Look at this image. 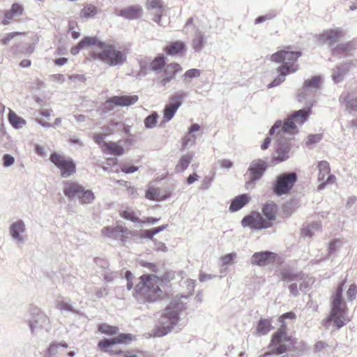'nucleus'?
Listing matches in <instances>:
<instances>
[{
  "mask_svg": "<svg viewBox=\"0 0 357 357\" xmlns=\"http://www.w3.org/2000/svg\"><path fill=\"white\" fill-rule=\"evenodd\" d=\"M133 296L139 303H154L161 298L162 280L156 275L144 274L139 278Z\"/></svg>",
  "mask_w": 357,
  "mask_h": 357,
  "instance_id": "nucleus-1",
  "label": "nucleus"
},
{
  "mask_svg": "<svg viewBox=\"0 0 357 357\" xmlns=\"http://www.w3.org/2000/svg\"><path fill=\"white\" fill-rule=\"evenodd\" d=\"M301 56V52L299 51L280 50L273 54L271 60L277 63H282V65L277 68L279 75L268 85V87L272 88L280 85L284 81L287 75L296 72L298 70L296 61Z\"/></svg>",
  "mask_w": 357,
  "mask_h": 357,
  "instance_id": "nucleus-2",
  "label": "nucleus"
},
{
  "mask_svg": "<svg viewBox=\"0 0 357 357\" xmlns=\"http://www.w3.org/2000/svg\"><path fill=\"white\" fill-rule=\"evenodd\" d=\"M278 206L273 202L266 203L262 207V212L266 216L257 211H252L249 215H245L241 220L243 227H249L253 229H261L269 228L273 225L272 221L275 220Z\"/></svg>",
  "mask_w": 357,
  "mask_h": 357,
  "instance_id": "nucleus-3",
  "label": "nucleus"
},
{
  "mask_svg": "<svg viewBox=\"0 0 357 357\" xmlns=\"http://www.w3.org/2000/svg\"><path fill=\"white\" fill-rule=\"evenodd\" d=\"M312 105L296 111L283 123L281 120L277 121L269 130V135H273L278 130L286 134L296 130V124L303 125L308 119L311 113Z\"/></svg>",
  "mask_w": 357,
  "mask_h": 357,
  "instance_id": "nucleus-4",
  "label": "nucleus"
},
{
  "mask_svg": "<svg viewBox=\"0 0 357 357\" xmlns=\"http://www.w3.org/2000/svg\"><path fill=\"white\" fill-rule=\"evenodd\" d=\"M184 308L183 303L178 300H173L165 308L159 321L158 335H165L178 324L179 313Z\"/></svg>",
  "mask_w": 357,
  "mask_h": 357,
  "instance_id": "nucleus-5",
  "label": "nucleus"
},
{
  "mask_svg": "<svg viewBox=\"0 0 357 357\" xmlns=\"http://www.w3.org/2000/svg\"><path fill=\"white\" fill-rule=\"evenodd\" d=\"M293 345V340L287 335L286 326L282 324L278 331L273 335L269 344L270 351L265 353L259 357H271L274 355H281L287 350H290Z\"/></svg>",
  "mask_w": 357,
  "mask_h": 357,
  "instance_id": "nucleus-6",
  "label": "nucleus"
},
{
  "mask_svg": "<svg viewBox=\"0 0 357 357\" xmlns=\"http://www.w3.org/2000/svg\"><path fill=\"white\" fill-rule=\"evenodd\" d=\"M96 46L102 49L97 58L109 66H121L127 61L126 53L117 50L114 45H106L100 40Z\"/></svg>",
  "mask_w": 357,
  "mask_h": 357,
  "instance_id": "nucleus-7",
  "label": "nucleus"
},
{
  "mask_svg": "<svg viewBox=\"0 0 357 357\" xmlns=\"http://www.w3.org/2000/svg\"><path fill=\"white\" fill-rule=\"evenodd\" d=\"M344 283L342 282L337 288L335 294L333 298L332 308L328 321H333L338 328L344 326V310L342 305V291Z\"/></svg>",
  "mask_w": 357,
  "mask_h": 357,
  "instance_id": "nucleus-8",
  "label": "nucleus"
},
{
  "mask_svg": "<svg viewBox=\"0 0 357 357\" xmlns=\"http://www.w3.org/2000/svg\"><path fill=\"white\" fill-rule=\"evenodd\" d=\"M296 181L297 175L294 172L281 174L276 178L273 191L279 196L287 195L292 189Z\"/></svg>",
  "mask_w": 357,
  "mask_h": 357,
  "instance_id": "nucleus-9",
  "label": "nucleus"
},
{
  "mask_svg": "<svg viewBox=\"0 0 357 357\" xmlns=\"http://www.w3.org/2000/svg\"><path fill=\"white\" fill-rule=\"evenodd\" d=\"M31 333H35L50 324L48 317L36 307H31L29 310V317L26 319Z\"/></svg>",
  "mask_w": 357,
  "mask_h": 357,
  "instance_id": "nucleus-10",
  "label": "nucleus"
},
{
  "mask_svg": "<svg viewBox=\"0 0 357 357\" xmlns=\"http://www.w3.org/2000/svg\"><path fill=\"white\" fill-rule=\"evenodd\" d=\"M50 161L61 170V176L68 178L76 171V165L70 158H66L63 155L53 152L50 156Z\"/></svg>",
  "mask_w": 357,
  "mask_h": 357,
  "instance_id": "nucleus-11",
  "label": "nucleus"
},
{
  "mask_svg": "<svg viewBox=\"0 0 357 357\" xmlns=\"http://www.w3.org/2000/svg\"><path fill=\"white\" fill-rule=\"evenodd\" d=\"M275 133H277L278 137V145L275 155L271 158V162L274 165L287 160L289 158V153L291 149V143L284 138L285 134L281 132L280 130H278Z\"/></svg>",
  "mask_w": 357,
  "mask_h": 357,
  "instance_id": "nucleus-12",
  "label": "nucleus"
},
{
  "mask_svg": "<svg viewBox=\"0 0 357 357\" xmlns=\"http://www.w3.org/2000/svg\"><path fill=\"white\" fill-rule=\"evenodd\" d=\"M268 167L267 162L261 159L253 160L248 169L249 180L245 183V187H254L255 182L259 181L264 174Z\"/></svg>",
  "mask_w": 357,
  "mask_h": 357,
  "instance_id": "nucleus-13",
  "label": "nucleus"
},
{
  "mask_svg": "<svg viewBox=\"0 0 357 357\" xmlns=\"http://www.w3.org/2000/svg\"><path fill=\"white\" fill-rule=\"evenodd\" d=\"M135 340V337L130 333H121L117 336L109 338L104 339L99 342L98 347L105 352L109 354H119L121 350L114 351L112 347L116 344H128L132 340Z\"/></svg>",
  "mask_w": 357,
  "mask_h": 357,
  "instance_id": "nucleus-14",
  "label": "nucleus"
},
{
  "mask_svg": "<svg viewBox=\"0 0 357 357\" xmlns=\"http://www.w3.org/2000/svg\"><path fill=\"white\" fill-rule=\"evenodd\" d=\"M26 231L24 222L21 219L12 222L8 229L9 234L14 243L23 244L26 241L25 233Z\"/></svg>",
  "mask_w": 357,
  "mask_h": 357,
  "instance_id": "nucleus-15",
  "label": "nucleus"
},
{
  "mask_svg": "<svg viewBox=\"0 0 357 357\" xmlns=\"http://www.w3.org/2000/svg\"><path fill=\"white\" fill-rule=\"evenodd\" d=\"M24 11V6L18 3L12 4L10 8L5 11L3 17L1 20L3 25H8L12 21H17L23 15Z\"/></svg>",
  "mask_w": 357,
  "mask_h": 357,
  "instance_id": "nucleus-16",
  "label": "nucleus"
},
{
  "mask_svg": "<svg viewBox=\"0 0 357 357\" xmlns=\"http://www.w3.org/2000/svg\"><path fill=\"white\" fill-rule=\"evenodd\" d=\"M343 33L341 28L327 29L319 35V40L320 42L333 45L343 36Z\"/></svg>",
  "mask_w": 357,
  "mask_h": 357,
  "instance_id": "nucleus-17",
  "label": "nucleus"
},
{
  "mask_svg": "<svg viewBox=\"0 0 357 357\" xmlns=\"http://www.w3.org/2000/svg\"><path fill=\"white\" fill-rule=\"evenodd\" d=\"M138 100L137 96H112L107 99L105 102V107L107 108L112 107V105L116 106H130L135 103Z\"/></svg>",
  "mask_w": 357,
  "mask_h": 357,
  "instance_id": "nucleus-18",
  "label": "nucleus"
},
{
  "mask_svg": "<svg viewBox=\"0 0 357 357\" xmlns=\"http://www.w3.org/2000/svg\"><path fill=\"white\" fill-rule=\"evenodd\" d=\"M68 344L65 341L52 342L47 349L46 357H66Z\"/></svg>",
  "mask_w": 357,
  "mask_h": 357,
  "instance_id": "nucleus-19",
  "label": "nucleus"
},
{
  "mask_svg": "<svg viewBox=\"0 0 357 357\" xmlns=\"http://www.w3.org/2000/svg\"><path fill=\"white\" fill-rule=\"evenodd\" d=\"M142 11L141 6L134 5L117 10L116 15L127 20H135L142 16Z\"/></svg>",
  "mask_w": 357,
  "mask_h": 357,
  "instance_id": "nucleus-20",
  "label": "nucleus"
},
{
  "mask_svg": "<svg viewBox=\"0 0 357 357\" xmlns=\"http://www.w3.org/2000/svg\"><path fill=\"white\" fill-rule=\"evenodd\" d=\"M146 7L151 10L154 15L153 20L160 25L161 17L163 13L162 1L161 0H146Z\"/></svg>",
  "mask_w": 357,
  "mask_h": 357,
  "instance_id": "nucleus-21",
  "label": "nucleus"
},
{
  "mask_svg": "<svg viewBox=\"0 0 357 357\" xmlns=\"http://www.w3.org/2000/svg\"><path fill=\"white\" fill-rule=\"evenodd\" d=\"M275 254L269 251L255 252L251 258V264L259 266H264L268 264Z\"/></svg>",
  "mask_w": 357,
  "mask_h": 357,
  "instance_id": "nucleus-22",
  "label": "nucleus"
},
{
  "mask_svg": "<svg viewBox=\"0 0 357 357\" xmlns=\"http://www.w3.org/2000/svg\"><path fill=\"white\" fill-rule=\"evenodd\" d=\"M100 43V40L95 37H85L78 44L70 50L72 54L75 55L84 47H92Z\"/></svg>",
  "mask_w": 357,
  "mask_h": 357,
  "instance_id": "nucleus-23",
  "label": "nucleus"
},
{
  "mask_svg": "<svg viewBox=\"0 0 357 357\" xmlns=\"http://www.w3.org/2000/svg\"><path fill=\"white\" fill-rule=\"evenodd\" d=\"M63 188L64 195L70 199H73L76 197V195L81 190L82 185L73 181H65Z\"/></svg>",
  "mask_w": 357,
  "mask_h": 357,
  "instance_id": "nucleus-24",
  "label": "nucleus"
},
{
  "mask_svg": "<svg viewBox=\"0 0 357 357\" xmlns=\"http://www.w3.org/2000/svg\"><path fill=\"white\" fill-rule=\"evenodd\" d=\"M250 197L247 194H243L236 197L229 206V211L231 212H236L240 210L248 203Z\"/></svg>",
  "mask_w": 357,
  "mask_h": 357,
  "instance_id": "nucleus-25",
  "label": "nucleus"
},
{
  "mask_svg": "<svg viewBox=\"0 0 357 357\" xmlns=\"http://www.w3.org/2000/svg\"><path fill=\"white\" fill-rule=\"evenodd\" d=\"M354 50L353 44L351 42L338 44L332 50L333 56L342 57L345 56L349 52Z\"/></svg>",
  "mask_w": 357,
  "mask_h": 357,
  "instance_id": "nucleus-26",
  "label": "nucleus"
},
{
  "mask_svg": "<svg viewBox=\"0 0 357 357\" xmlns=\"http://www.w3.org/2000/svg\"><path fill=\"white\" fill-rule=\"evenodd\" d=\"M349 66L347 63L337 66L333 71L332 79L335 83H339L343 79L344 76L349 71Z\"/></svg>",
  "mask_w": 357,
  "mask_h": 357,
  "instance_id": "nucleus-27",
  "label": "nucleus"
},
{
  "mask_svg": "<svg viewBox=\"0 0 357 357\" xmlns=\"http://www.w3.org/2000/svg\"><path fill=\"white\" fill-rule=\"evenodd\" d=\"M193 158V154L190 153H188L183 155L180 160H178L177 165L175 167V171L176 172H184L190 163L191 162Z\"/></svg>",
  "mask_w": 357,
  "mask_h": 357,
  "instance_id": "nucleus-28",
  "label": "nucleus"
},
{
  "mask_svg": "<svg viewBox=\"0 0 357 357\" xmlns=\"http://www.w3.org/2000/svg\"><path fill=\"white\" fill-rule=\"evenodd\" d=\"M280 277L282 280L287 283L297 282V280L302 279L303 273H294L291 271L287 270L280 273Z\"/></svg>",
  "mask_w": 357,
  "mask_h": 357,
  "instance_id": "nucleus-29",
  "label": "nucleus"
},
{
  "mask_svg": "<svg viewBox=\"0 0 357 357\" xmlns=\"http://www.w3.org/2000/svg\"><path fill=\"white\" fill-rule=\"evenodd\" d=\"M185 50L184 43L181 41H176L172 43L169 45L165 48V51L168 55L177 54Z\"/></svg>",
  "mask_w": 357,
  "mask_h": 357,
  "instance_id": "nucleus-30",
  "label": "nucleus"
},
{
  "mask_svg": "<svg viewBox=\"0 0 357 357\" xmlns=\"http://www.w3.org/2000/svg\"><path fill=\"white\" fill-rule=\"evenodd\" d=\"M8 121L15 128H21L26 124V121L17 116L15 112L10 109L8 113Z\"/></svg>",
  "mask_w": 357,
  "mask_h": 357,
  "instance_id": "nucleus-31",
  "label": "nucleus"
},
{
  "mask_svg": "<svg viewBox=\"0 0 357 357\" xmlns=\"http://www.w3.org/2000/svg\"><path fill=\"white\" fill-rule=\"evenodd\" d=\"M339 99L340 102L346 105L347 109L350 112L357 111V96L350 98L349 94H342Z\"/></svg>",
  "mask_w": 357,
  "mask_h": 357,
  "instance_id": "nucleus-32",
  "label": "nucleus"
},
{
  "mask_svg": "<svg viewBox=\"0 0 357 357\" xmlns=\"http://www.w3.org/2000/svg\"><path fill=\"white\" fill-rule=\"evenodd\" d=\"M272 328L271 321L268 319H260L257 323V332L259 335H266Z\"/></svg>",
  "mask_w": 357,
  "mask_h": 357,
  "instance_id": "nucleus-33",
  "label": "nucleus"
},
{
  "mask_svg": "<svg viewBox=\"0 0 357 357\" xmlns=\"http://www.w3.org/2000/svg\"><path fill=\"white\" fill-rule=\"evenodd\" d=\"M178 107L173 104L167 105L163 109V120L162 123H165L169 121L178 110Z\"/></svg>",
  "mask_w": 357,
  "mask_h": 357,
  "instance_id": "nucleus-34",
  "label": "nucleus"
},
{
  "mask_svg": "<svg viewBox=\"0 0 357 357\" xmlns=\"http://www.w3.org/2000/svg\"><path fill=\"white\" fill-rule=\"evenodd\" d=\"M188 96V92L183 91H178L176 93H174L169 98L170 103L174 105L178 108H179L182 105L183 100L187 98Z\"/></svg>",
  "mask_w": 357,
  "mask_h": 357,
  "instance_id": "nucleus-35",
  "label": "nucleus"
},
{
  "mask_svg": "<svg viewBox=\"0 0 357 357\" xmlns=\"http://www.w3.org/2000/svg\"><path fill=\"white\" fill-rule=\"evenodd\" d=\"M321 81L319 76H314L310 79L306 80L303 85V90H307L309 92L316 90L319 87Z\"/></svg>",
  "mask_w": 357,
  "mask_h": 357,
  "instance_id": "nucleus-36",
  "label": "nucleus"
},
{
  "mask_svg": "<svg viewBox=\"0 0 357 357\" xmlns=\"http://www.w3.org/2000/svg\"><path fill=\"white\" fill-rule=\"evenodd\" d=\"M104 145L105 146L104 151L113 153L115 155H121L124 152V149L115 142L105 144Z\"/></svg>",
  "mask_w": 357,
  "mask_h": 357,
  "instance_id": "nucleus-37",
  "label": "nucleus"
},
{
  "mask_svg": "<svg viewBox=\"0 0 357 357\" xmlns=\"http://www.w3.org/2000/svg\"><path fill=\"white\" fill-rule=\"evenodd\" d=\"M181 67L176 63H172L168 64L165 70L164 75L169 77L170 79H174L176 73L181 70Z\"/></svg>",
  "mask_w": 357,
  "mask_h": 357,
  "instance_id": "nucleus-38",
  "label": "nucleus"
},
{
  "mask_svg": "<svg viewBox=\"0 0 357 357\" xmlns=\"http://www.w3.org/2000/svg\"><path fill=\"white\" fill-rule=\"evenodd\" d=\"M97 8L92 4H87L80 12V16L85 18L93 17L97 13Z\"/></svg>",
  "mask_w": 357,
  "mask_h": 357,
  "instance_id": "nucleus-39",
  "label": "nucleus"
},
{
  "mask_svg": "<svg viewBox=\"0 0 357 357\" xmlns=\"http://www.w3.org/2000/svg\"><path fill=\"white\" fill-rule=\"evenodd\" d=\"M319 168V176L318 178L319 181L324 180V177L330 173V167L328 162L325 160H322L318 164Z\"/></svg>",
  "mask_w": 357,
  "mask_h": 357,
  "instance_id": "nucleus-40",
  "label": "nucleus"
},
{
  "mask_svg": "<svg viewBox=\"0 0 357 357\" xmlns=\"http://www.w3.org/2000/svg\"><path fill=\"white\" fill-rule=\"evenodd\" d=\"M158 119V114L156 112H152L150 115L144 119V123L145 128L147 129L152 128L155 126Z\"/></svg>",
  "mask_w": 357,
  "mask_h": 357,
  "instance_id": "nucleus-41",
  "label": "nucleus"
},
{
  "mask_svg": "<svg viewBox=\"0 0 357 357\" xmlns=\"http://www.w3.org/2000/svg\"><path fill=\"white\" fill-rule=\"evenodd\" d=\"M98 331L102 333L112 335L117 333L119 328L116 326H110L107 324H102L99 325Z\"/></svg>",
  "mask_w": 357,
  "mask_h": 357,
  "instance_id": "nucleus-42",
  "label": "nucleus"
},
{
  "mask_svg": "<svg viewBox=\"0 0 357 357\" xmlns=\"http://www.w3.org/2000/svg\"><path fill=\"white\" fill-rule=\"evenodd\" d=\"M26 33L24 32H11L8 33H6L1 36H0V43L3 45H6L9 43V42L14 38L15 36H25Z\"/></svg>",
  "mask_w": 357,
  "mask_h": 357,
  "instance_id": "nucleus-43",
  "label": "nucleus"
},
{
  "mask_svg": "<svg viewBox=\"0 0 357 357\" xmlns=\"http://www.w3.org/2000/svg\"><path fill=\"white\" fill-rule=\"evenodd\" d=\"M165 66V58L163 55L157 56L151 63V68L154 70H160Z\"/></svg>",
  "mask_w": 357,
  "mask_h": 357,
  "instance_id": "nucleus-44",
  "label": "nucleus"
},
{
  "mask_svg": "<svg viewBox=\"0 0 357 357\" xmlns=\"http://www.w3.org/2000/svg\"><path fill=\"white\" fill-rule=\"evenodd\" d=\"M297 282H299V290L305 291L308 289L310 284H312V280L307 275L303 273L302 279L297 280Z\"/></svg>",
  "mask_w": 357,
  "mask_h": 357,
  "instance_id": "nucleus-45",
  "label": "nucleus"
},
{
  "mask_svg": "<svg viewBox=\"0 0 357 357\" xmlns=\"http://www.w3.org/2000/svg\"><path fill=\"white\" fill-rule=\"evenodd\" d=\"M56 307L60 310H65L66 312H75V310L68 301H66L63 298L56 301Z\"/></svg>",
  "mask_w": 357,
  "mask_h": 357,
  "instance_id": "nucleus-46",
  "label": "nucleus"
},
{
  "mask_svg": "<svg viewBox=\"0 0 357 357\" xmlns=\"http://www.w3.org/2000/svg\"><path fill=\"white\" fill-rule=\"evenodd\" d=\"M204 44V35L202 33H198L192 41L193 48L196 52H199L203 47Z\"/></svg>",
  "mask_w": 357,
  "mask_h": 357,
  "instance_id": "nucleus-47",
  "label": "nucleus"
},
{
  "mask_svg": "<svg viewBox=\"0 0 357 357\" xmlns=\"http://www.w3.org/2000/svg\"><path fill=\"white\" fill-rule=\"evenodd\" d=\"M94 198L95 196L91 190H85L82 197H80L79 202L82 204H89L93 201Z\"/></svg>",
  "mask_w": 357,
  "mask_h": 357,
  "instance_id": "nucleus-48",
  "label": "nucleus"
},
{
  "mask_svg": "<svg viewBox=\"0 0 357 357\" xmlns=\"http://www.w3.org/2000/svg\"><path fill=\"white\" fill-rule=\"evenodd\" d=\"M123 357H150L146 352L137 350L132 349L127 351L124 353Z\"/></svg>",
  "mask_w": 357,
  "mask_h": 357,
  "instance_id": "nucleus-49",
  "label": "nucleus"
},
{
  "mask_svg": "<svg viewBox=\"0 0 357 357\" xmlns=\"http://www.w3.org/2000/svg\"><path fill=\"white\" fill-rule=\"evenodd\" d=\"M122 217L126 220H130L133 222L139 223L141 225L144 224V222L141 220L139 218L136 217L133 213L123 211L122 212Z\"/></svg>",
  "mask_w": 357,
  "mask_h": 357,
  "instance_id": "nucleus-50",
  "label": "nucleus"
},
{
  "mask_svg": "<svg viewBox=\"0 0 357 357\" xmlns=\"http://www.w3.org/2000/svg\"><path fill=\"white\" fill-rule=\"evenodd\" d=\"M160 191L157 188H150L146 192V198L151 200L159 199Z\"/></svg>",
  "mask_w": 357,
  "mask_h": 357,
  "instance_id": "nucleus-51",
  "label": "nucleus"
},
{
  "mask_svg": "<svg viewBox=\"0 0 357 357\" xmlns=\"http://www.w3.org/2000/svg\"><path fill=\"white\" fill-rule=\"evenodd\" d=\"M124 277L127 281V284H126L127 289L128 291H130V289H132L133 288V286H134L133 280L135 279V276L130 271H127L125 273Z\"/></svg>",
  "mask_w": 357,
  "mask_h": 357,
  "instance_id": "nucleus-52",
  "label": "nucleus"
},
{
  "mask_svg": "<svg viewBox=\"0 0 357 357\" xmlns=\"http://www.w3.org/2000/svg\"><path fill=\"white\" fill-rule=\"evenodd\" d=\"M3 165L4 167H9L15 162V158L10 154H4L2 158Z\"/></svg>",
  "mask_w": 357,
  "mask_h": 357,
  "instance_id": "nucleus-53",
  "label": "nucleus"
},
{
  "mask_svg": "<svg viewBox=\"0 0 357 357\" xmlns=\"http://www.w3.org/2000/svg\"><path fill=\"white\" fill-rule=\"evenodd\" d=\"M357 294V287L356 284H352L349 286L347 291V296L349 300L352 301L355 298Z\"/></svg>",
  "mask_w": 357,
  "mask_h": 357,
  "instance_id": "nucleus-54",
  "label": "nucleus"
},
{
  "mask_svg": "<svg viewBox=\"0 0 357 357\" xmlns=\"http://www.w3.org/2000/svg\"><path fill=\"white\" fill-rule=\"evenodd\" d=\"M275 16V15L272 13L259 16L255 19V23L256 24L262 23L266 20H272Z\"/></svg>",
  "mask_w": 357,
  "mask_h": 357,
  "instance_id": "nucleus-55",
  "label": "nucleus"
},
{
  "mask_svg": "<svg viewBox=\"0 0 357 357\" xmlns=\"http://www.w3.org/2000/svg\"><path fill=\"white\" fill-rule=\"evenodd\" d=\"M93 140L96 142V143H97L98 145L101 146L102 151H104V150L105 149V146L104 144H108L107 142H105V135H96L93 137Z\"/></svg>",
  "mask_w": 357,
  "mask_h": 357,
  "instance_id": "nucleus-56",
  "label": "nucleus"
},
{
  "mask_svg": "<svg viewBox=\"0 0 357 357\" xmlns=\"http://www.w3.org/2000/svg\"><path fill=\"white\" fill-rule=\"evenodd\" d=\"M236 256V254L235 252H231V253L225 255L222 258V266H227L228 264H231Z\"/></svg>",
  "mask_w": 357,
  "mask_h": 357,
  "instance_id": "nucleus-57",
  "label": "nucleus"
},
{
  "mask_svg": "<svg viewBox=\"0 0 357 357\" xmlns=\"http://www.w3.org/2000/svg\"><path fill=\"white\" fill-rule=\"evenodd\" d=\"M322 138L321 134H310L307 137V144H314L319 142Z\"/></svg>",
  "mask_w": 357,
  "mask_h": 357,
  "instance_id": "nucleus-58",
  "label": "nucleus"
},
{
  "mask_svg": "<svg viewBox=\"0 0 357 357\" xmlns=\"http://www.w3.org/2000/svg\"><path fill=\"white\" fill-rule=\"evenodd\" d=\"M121 170L126 174H131L137 172L138 167L134 165L128 166L123 164L121 165Z\"/></svg>",
  "mask_w": 357,
  "mask_h": 357,
  "instance_id": "nucleus-59",
  "label": "nucleus"
},
{
  "mask_svg": "<svg viewBox=\"0 0 357 357\" xmlns=\"http://www.w3.org/2000/svg\"><path fill=\"white\" fill-rule=\"evenodd\" d=\"M200 75V70L196 68H192L187 70L184 73V77L188 78L197 77Z\"/></svg>",
  "mask_w": 357,
  "mask_h": 357,
  "instance_id": "nucleus-60",
  "label": "nucleus"
},
{
  "mask_svg": "<svg viewBox=\"0 0 357 357\" xmlns=\"http://www.w3.org/2000/svg\"><path fill=\"white\" fill-rule=\"evenodd\" d=\"M288 288L289 289V291L291 294L294 296H297L299 294V290L298 289V285L296 282L291 283Z\"/></svg>",
  "mask_w": 357,
  "mask_h": 357,
  "instance_id": "nucleus-61",
  "label": "nucleus"
},
{
  "mask_svg": "<svg viewBox=\"0 0 357 357\" xmlns=\"http://www.w3.org/2000/svg\"><path fill=\"white\" fill-rule=\"evenodd\" d=\"M341 245V242L340 240H333L330 242L328 246V250L330 253L333 252L337 247Z\"/></svg>",
  "mask_w": 357,
  "mask_h": 357,
  "instance_id": "nucleus-62",
  "label": "nucleus"
},
{
  "mask_svg": "<svg viewBox=\"0 0 357 357\" xmlns=\"http://www.w3.org/2000/svg\"><path fill=\"white\" fill-rule=\"evenodd\" d=\"M155 235V234H153V229H145L144 231H142V236L146 238H148V239H150V240H153V236Z\"/></svg>",
  "mask_w": 357,
  "mask_h": 357,
  "instance_id": "nucleus-63",
  "label": "nucleus"
},
{
  "mask_svg": "<svg viewBox=\"0 0 357 357\" xmlns=\"http://www.w3.org/2000/svg\"><path fill=\"white\" fill-rule=\"evenodd\" d=\"M216 277L215 275L206 274L204 273H200L199 280L200 282H206L208 280H211Z\"/></svg>",
  "mask_w": 357,
  "mask_h": 357,
  "instance_id": "nucleus-64",
  "label": "nucleus"
}]
</instances>
